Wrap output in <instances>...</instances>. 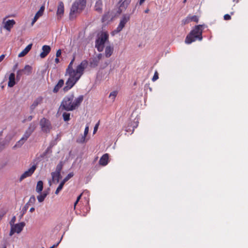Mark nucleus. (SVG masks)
Segmentation results:
<instances>
[{"label":"nucleus","instance_id":"1","mask_svg":"<svg viewBox=\"0 0 248 248\" xmlns=\"http://www.w3.org/2000/svg\"><path fill=\"white\" fill-rule=\"evenodd\" d=\"M83 100V96L80 95L75 98L74 94L65 96L62 101L60 107L62 110L72 111L77 109Z\"/></svg>","mask_w":248,"mask_h":248},{"label":"nucleus","instance_id":"2","mask_svg":"<svg viewBox=\"0 0 248 248\" xmlns=\"http://www.w3.org/2000/svg\"><path fill=\"white\" fill-rule=\"evenodd\" d=\"M202 26L200 25L196 26L186 36L185 43L190 44L196 40L201 41L202 39Z\"/></svg>","mask_w":248,"mask_h":248},{"label":"nucleus","instance_id":"3","mask_svg":"<svg viewBox=\"0 0 248 248\" xmlns=\"http://www.w3.org/2000/svg\"><path fill=\"white\" fill-rule=\"evenodd\" d=\"M75 61V58H73L72 60L70 62L67 68L66 69L65 76L67 75V74H83V71L85 68L87 67L88 64V62L86 61H82L80 64H79L76 70H74L73 68L72 65L73 62Z\"/></svg>","mask_w":248,"mask_h":248},{"label":"nucleus","instance_id":"4","mask_svg":"<svg viewBox=\"0 0 248 248\" xmlns=\"http://www.w3.org/2000/svg\"><path fill=\"white\" fill-rule=\"evenodd\" d=\"M36 128V124L34 123L30 124L28 128L25 132L22 138L18 141L16 144L13 146V149H16L18 148H20L25 143V142L28 140L29 137L31 135L32 132L34 131Z\"/></svg>","mask_w":248,"mask_h":248},{"label":"nucleus","instance_id":"5","mask_svg":"<svg viewBox=\"0 0 248 248\" xmlns=\"http://www.w3.org/2000/svg\"><path fill=\"white\" fill-rule=\"evenodd\" d=\"M86 0H76L72 4L70 12V17H74V15L80 13L86 5Z\"/></svg>","mask_w":248,"mask_h":248},{"label":"nucleus","instance_id":"6","mask_svg":"<svg viewBox=\"0 0 248 248\" xmlns=\"http://www.w3.org/2000/svg\"><path fill=\"white\" fill-rule=\"evenodd\" d=\"M83 74H67L69 78L65 83V86L63 90L64 92H66L71 88H72L78 80L79 79Z\"/></svg>","mask_w":248,"mask_h":248},{"label":"nucleus","instance_id":"7","mask_svg":"<svg viewBox=\"0 0 248 248\" xmlns=\"http://www.w3.org/2000/svg\"><path fill=\"white\" fill-rule=\"evenodd\" d=\"M108 35L106 32H102L98 36L95 41V47L99 52H102L104 47L105 43L108 40Z\"/></svg>","mask_w":248,"mask_h":248},{"label":"nucleus","instance_id":"8","mask_svg":"<svg viewBox=\"0 0 248 248\" xmlns=\"http://www.w3.org/2000/svg\"><path fill=\"white\" fill-rule=\"evenodd\" d=\"M130 20V15L128 14L124 15L121 18L120 23L117 27V28L113 30L111 34L114 35L115 34H117L120 32L123 28L125 27V24L129 21Z\"/></svg>","mask_w":248,"mask_h":248},{"label":"nucleus","instance_id":"9","mask_svg":"<svg viewBox=\"0 0 248 248\" xmlns=\"http://www.w3.org/2000/svg\"><path fill=\"white\" fill-rule=\"evenodd\" d=\"M40 125L42 131L45 133H49L52 129V126L50 121L45 118H43L41 119Z\"/></svg>","mask_w":248,"mask_h":248},{"label":"nucleus","instance_id":"10","mask_svg":"<svg viewBox=\"0 0 248 248\" xmlns=\"http://www.w3.org/2000/svg\"><path fill=\"white\" fill-rule=\"evenodd\" d=\"M31 73V66L29 65H26L23 69L18 70L17 71L16 78L17 80H19L23 75H30Z\"/></svg>","mask_w":248,"mask_h":248},{"label":"nucleus","instance_id":"11","mask_svg":"<svg viewBox=\"0 0 248 248\" xmlns=\"http://www.w3.org/2000/svg\"><path fill=\"white\" fill-rule=\"evenodd\" d=\"M25 226V223L24 222H21L19 223L15 224L11 227V230L9 233V235L12 236L15 233H19L23 230L24 227Z\"/></svg>","mask_w":248,"mask_h":248},{"label":"nucleus","instance_id":"12","mask_svg":"<svg viewBox=\"0 0 248 248\" xmlns=\"http://www.w3.org/2000/svg\"><path fill=\"white\" fill-rule=\"evenodd\" d=\"M130 2L131 0H120L117 4L118 9L117 11V13L120 15L125 11Z\"/></svg>","mask_w":248,"mask_h":248},{"label":"nucleus","instance_id":"13","mask_svg":"<svg viewBox=\"0 0 248 248\" xmlns=\"http://www.w3.org/2000/svg\"><path fill=\"white\" fill-rule=\"evenodd\" d=\"M36 169V165H33L31 168L25 171L20 177L19 179V182H21L23 180L27 177L31 176L34 172Z\"/></svg>","mask_w":248,"mask_h":248},{"label":"nucleus","instance_id":"14","mask_svg":"<svg viewBox=\"0 0 248 248\" xmlns=\"http://www.w3.org/2000/svg\"><path fill=\"white\" fill-rule=\"evenodd\" d=\"M43 98L42 96H39L36 98L33 102L32 104L30 106V113H32L34 109L39 105L42 103Z\"/></svg>","mask_w":248,"mask_h":248},{"label":"nucleus","instance_id":"15","mask_svg":"<svg viewBox=\"0 0 248 248\" xmlns=\"http://www.w3.org/2000/svg\"><path fill=\"white\" fill-rule=\"evenodd\" d=\"M198 21L199 18L197 16H188L183 20V22L184 24H186L192 21L198 23Z\"/></svg>","mask_w":248,"mask_h":248},{"label":"nucleus","instance_id":"16","mask_svg":"<svg viewBox=\"0 0 248 248\" xmlns=\"http://www.w3.org/2000/svg\"><path fill=\"white\" fill-rule=\"evenodd\" d=\"M44 10H45V6L43 5L41 7L39 10L35 14V15L32 21L31 24L32 26L37 21V20L38 19V18L43 15Z\"/></svg>","mask_w":248,"mask_h":248},{"label":"nucleus","instance_id":"17","mask_svg":"<svg viewBox=\"0 0 248 248\" xmlns=\"http://www.w3.org/2000/svg\"><path fill=\"white\" fill-rule=\"evenodd\" d=\"M51 50L49 46L45 45L42 47L43 51L40 53V57L42 58H45L50 52Z\"/></svg>","mask_w":248,"mask_h":248},{"label":"nucleus","instance_id":"18","mask_svg":"<svg viewBox=\"0 0 248 248\" xmlns=\"http://www.w3.org/2000/svg\"><path fill=\"white\" fill-rule=\"evenodd\" d=\"M137 112H134L132 114V118L133 119L132 122V126L133 128L137 127L138 126L139 122V118L138 117H136L137 116Z\"/></svg>","mask_w":248,"mask_h":248},{"label":"nucleus","instance_id":"19","mask_svg":"<svg viewBox=\"0 0 248 248\" xmlns=\"http://www.w3.org/2000/svg\"><path fill=\"white\" fill-rule=\"evenodd\" d=\"M108 154H104L100 159L99 161V164L102 166H106L108 163Z\"/></svg>","mask_w":248,"mask_h":248},{"label":"nucleus","instance_id":"20","mask_svg":"<svg viewBox=\"0 0 248 248\" xmlns=\"http://www.w3.org/2000/svg\"><path fill=\"white\" fill-rule=\"evenodd\" d=\"M64 13V4L62 1L59 2L57 14L58 16H61Z\"/></svg>","mask_w":248,"mask_h":248},{"label":"nucleus","instance_id":"21","mask_svg":"<svg viewBox=\"0 0 248 248\" xmlns=\"http://www.w3.org/2000/svg\"><path fill=\"white\" fill-rule=\"evenodd\" d=\"M15 81V75L14 73L10 74L9 77V81L8 83V86L9 87H13L16 84Z\"/></svg>","mask_w":248,"mask_h":248},{"label":"nucleus","instance_id":"22","mask_svg":"<svg viewBox=\"0 0 248 248\" xmlns=\"http://www.w3.org/2000/svg\"><path fill=\"white\" fill-rule=\"evenodd\" d=\"M51 176L53 182L58 183L60 179L62 178L61 173L57 172H52L51 173Z\"/></svg>","mask_w":248,"mask_h":248},{"label":"nucleus","instance_id":"23","mask_svg":"<svg viewBox=\"0 0 248 248\" xmlns=\"http://www.w3.org/2000/svg\"><path fill=\"white\" fill-rule=\"evenodd\" d=\"M32 46V44L28 45L26 47L18 54V57H22L25 56L31 49Z\"/></svg>","mask_w":248,"mask_h":248},{"label":"nucleus","instance_id":"24","mask_svg":"<svg viewBox=\"0 0 248 248\" xmlns=\"http://www.w3.org/2000/svg\"><path fill=\"white\" fill-rule=\"evenodd\" d=\"M15 24V21L14 20H8L5 22L4 27L7 31H10Z\"/></svg>","mask_w":248,"mask_h":248},{"label":"nucleus","instance_id":"25","mask_svg":"<svg viewBox=\"0 0 248 248\" xmlns=\"http://www.w3.org/2000/svg\"><path fill=\"white\" fill-rule=\"evenodd\" d=\"M63 84L64 80L63 79L59 80L58 83L55 85L53 89V92L57 93L59 89L63 86Z\"/></svg>","mask_w":248,"mask_h":248},{"label":"nucleus","instance_id":"26","mask_svg":"<svg viewBox=\"0 0 248 248\" xmlns=\"http://www.w3.org/2000/svg\"><path fill=\"white\" fill-rule=\"evenodd\" d=\"M113 51V47L111 46H107L105 48V56L106 57H109L112 54Z\"/></svg>","mask_w":248,"mask_h":248},{"label":"nucleus","instance_id":"27","mask_svg":"<svg viewBox=\"0 0 248 248\" xmlns=\"http://www.w3.org/2000/svg\"><path fill=\"white\" fill-rule=\"evenodd\" d=\"M102 0H97L95 5V10L99 13L102 12Z\"/></svg>","mask_w":248,"mask_h":248},{"label":"nucleus","instance_id":"28","mask_svg":"<svg viewBox=\"0 0 248 248\" xmlns=\"http://www.w3.org/2000/svg\"><path fill=\"white\" fill-rule=\"evenodd\" d=\"M14 136V134L13 133H9L5 137V139L2 141L5 143V144L7 145L9 142L11 140L13 137Z\"/></svg>","mask_w":248,"mask_h":248},{"label":"nucleus","instance_id":"29","mask_svg":"<svg viewBox=\"0 0 248 248\" xmlns=\"http://www.w3.org/2000/svg\"><path fill=\"white\" fill-rule=\"evenodd\" d=\"M43 188V183L42 181H39L37 182L36 191L38 193H41Z\"/></svg>","mask_w":248,"mask_h":248},{"label":"nucleus","instance_id":"30","mask_svg":"<svg viewBox=\"0 0 248 248\" xmlns=\"http://www.w3.org/2000/svg\"><path fill=\"white\" fill-rule=\"evenodd\" d=\"M86 137L84 135H81L80 137H79L77 140V142L78 143H83L86 142L87 140L86 139Z\"/></svg>","mask_w":248,"mask_h":248},{"label":"nucleus","instance_id":"31","mask_svg":"<svg viewBox=\"0 0 248 248\" xmlns=\"http://www.w3.org/2000/svg\"><path fill=\"white\" fill-rule=\"evenodd\" d=\"M99 62V61L94 57L90 62L91 65L93 67H95L98 64Z\"/></svg>","mask_w":248,"mask_h":248},{"label":"nucleus","instance_id":"32","mask_svg":"<svg viewBox=\"0 0 248 248\" xmlns=\"http://www.w3.org/2000/svg\"><path fill=\"white\" fill-rule=\"evenodd\" d=\"M113 18V16H111L110 15V13L109 12H108L107 14H105L103 17V19L104 20V21H106V20H109V19L110 20H111Z\"/></svg>","mask_w":248,"mask_h":248},{"label":"nucleus","instance_id":"33","mask_svg":"<svg viewBox=\"0 0 248 248\" xmlns=\"http://www.w3.org/2000/svg\"><path fill=\"white\" fill-rule=\"evenodd\" d=\"M73 175L74 173L73 172L69 173L62 182L63 183L65 184L67 181H68L71 178H72L73 176Z\"/></svg>","mask_w":248,"mask_h":248},{"label":"nucleus","instance_id":"34","mask_svg":"<svg viewBox=\"0 0 248 248\" xmlns=\"http://www.w3.org/2000/svg\"><path fill=\"white\" fill-rule=\"evenodd\" d=\"M36 201V199L34 196L32 195L31 197L29 202L27 203L29 205H33Z\"/></svg>","mask_w":248,"mask_h":248},{"label":"nucleus","instance_id":"35","mask_svg":"<svg viewBox=\"0 0 248 248\" xmlns=\"http://www.w3.org/2000/svg\"><path fill=\"white\" fill-rule=\"evenodd\" d=\"M70 114L69 113L64 112L62 114V117L64 121H68L70 120Z\"/></svg>","mask_w":248,"mask_h":248},{"label":"nucleus","instance_id":"36","mask_svg":"<svg viewBox=\"0 0 248 248\" xmlns=\"http://www.w3.org/2000/svg\"><path fill=\"white\" fill-rule=\"evenodd\" d=\"M64 185V184L61 182L59 186L57 187L56 190L55 191V194L58 195L59 194L60 191L62 189Z\"/></svg>","mask_w":248,"mask_h":248},{"label":"nucleus","instance_id":"37","mask_svg":"<svg viewBox=\"0 0 248 248\" xmlns=\"http://www.w3.org/2000/svg\"><path fill=\"white\" fill-rule=\"evenodd\" d=\"M118 92L117 91H113L109 94V98H110L113 101L114 100L115 98L117 96Z\"/></svg>","mask_w":248,"mask_h":248},{"label":"nucleus","instance_id":"38","mask_svg":"<svg viewBox=\"0 0 248 248\" xmlns=\"http://www.w3.org/2000/svg\"><path fill=\"white\" fill-rule=\"evenodd\" d=\"M62 168V162H60L59 164H58L57 165L56 168V170L55 172L61 173Z\"/></svg>","mask_w":248,"mask_h":248},{"label":"nucleus","instance_id":"39","mask_svg":"<svg viewBox=\"0 0 248 248\" xmlns=\"http://www.w3.org/2000/svg\"><path fill=\"white\" fill-rule=\"evenodd\" d=\"M7 145L3 141H0V152L2 151Z\"/></svg>","mask_w":248,"mask_h":248},{"label":"nucleus","instance_id":"40","mask_svg":"<svg viewBox=\"0 0 248 248\" xmlns=\"http://www.w3.org/2000/svg\"><path fill=\"white\" fill-rule=\"evenodd\" d=\"M158 78V73L157 71H155V72L154 73V76L152 78V80H153V81H155Z\"/></svg>","mask_w":248,"mask_h":248},{"label":"nucleus","instance_id":"41","mask_svg":"<svg viewBox=\"0 0 248 248\" xmlns=\"http://www.w3.org/2000/svg\"><path fill=\"white\" fill-rule=\"evenodd\" d=\"M37 200H38V202H43L44 201L45 199V198H44V196H43L41 194L38 195L37 197Z\"/></svg>","mask_w":248,"mask_h":248},{"label":"nucleus","instance_id":"42","mask_svg":"<svg viewBox=\"0 0 248 248\" xmlns=\"http://www.w3.org/2000/svg\"><path fill=\"white\" fill-rule=\"evenodd\" d=\"M29 205L27 203H26L25 205V206L23 207V208H22V212H23V214H24L26 213V212L27 211V210H28V209L29 208Z\"/></svg>","mask_w":248,"mask_h":248},{"label":"nucleus","instance_id":"43","mask_svg":"<svg viewBox=\"0 0 248 248\" xmlns=\"http://www.w3.org/2000/svg\"><path fill=\"white\" fill-rule=\"evenodd\" d=\"M16 217L15 216H14L12 219L11 220V221H10L9 223H10V225L11 226V227L12 226V225H15V222L16 221Z\"/></svg>","mask_w":248,"mask_h":248},{"label":"nucleus","instance_id":"44","mask_svg":"<svg viewBox=\"0 0 248 248\" xmlns=\"http://www.w3.org/2000/svg\"><path fill=\"white\" fill-rule=\"evenodd\" d=\"M99 125V121L95 124V125L94 127L93 132V134H94L96 132V131L98 129Z\"/></svg>","mask_w":248,"mask_h":248},{"label":"nucleus","instance_id":"45","mask_svg":"<svg viewBox=\"0 0 248 248\" xmlns=\"http://www.w3.org/2000/svg\"><path fill=\"white\" fill-rule=\"evenodd\" d=\"M224 19L225 20H229L231 19V16L229 14H226L224 16Z\"/></svg>","mask_w":248,"mask_h":248},{"label":"nucleus","instance_id":"46","mask_svg":"<svg viewBox=\"0 0 248 248\" xmlns=\"http://www.w3.org/2000/svg\"><path fill=\"white\" fill-rule=\"evenodd\" d=\"M89 126L87 125L84 130V136H86L88 134V133L89 132Z\"/></svg>","mask_w":248,"mask_h":248},{"label":"nucleus","instance_id":"47","mask_svg":"<svg viewBox=\"0 0 248 248\" xmlns=\"http://www.w3.org/2000/svg\"><path fill=\"white\" fill-rule=\"evenodd\" d=\"M33 117L32 116H29L27 118L24 119L23 121V122H25L26 121H31Z\"/></svg>","mask_w":248,"mask_h":248},{"label":"nucleus","instance_id":"48","mask_svg":"<svg viewBox=\"0 0 248 248\" xmlns=\"http://www.w3.org/2000/svg\"><path fill=\"white\" fill-rule=\"evenodd\" d=\"M61 54H62L61 50V49L58 50L56 52V57H57V58L59 57L61 55Z\"/></svg>","mask_w":248,"mask_h":248},{"label":"nucleus","instance_id":"49","mask_svg":"<svg viewBox=\"0 0 248 248\" xmlns=\"http://www.w3.org/2000/svg\"><path fill=\"white\" fill-rule=\"evenodd\" d=\"M102 56H103L102 54L101 53H99L97 55L96 57H95V58L100 61V60L102 59Z\"/></svg>","mask_w":248,"mask_h":248},{"label":"nucleus","instance_id":"50","mask_svg":"<svg viewBox=\"0 0 248 248\" xmlns=\"http://www.w3.org/2000/svg\"><path fill=\"white\" fill-rule=\"evenodd\" d=\"M5 57V55L4 54H2L0 56V62L3 61V60L4 59Z\"/></svg>","mask_w":248,"mask_h":248},{"label":"nucleus","instance_id":"51","mask_svg":"<svg viewBox=\"0 0 248 248\" xmlns=\"http://www.w3.org/2000/svg\"><path fill=\"white\" fill-rule=\"evenodd\" d=\"M48 193L44 192L42 194H41L43 196H44V198H46V196L47 195Z\"/></svg>","mask_w":248,"mask_h":248},{"label":"nucleus","instance_id":"52","mask_svg":"<svg viewBox=\"0 0 248 248\" xmlns=\"http://www.w3.org/2000/svg\"><path fill=\"white\" fill-rule=\"evenodd\" d=\"M82 194L81 193L80 195H79L77 199V200H76V201H78H78L80 200V198H81V196H82Z\"/></svg>","mask_w":248,"mask_h":248},{"label":"nucleus","instance_id":"53","mask_svg":"<svg viewBox=\"0 0 248 248\" xmlns=\"http://www.w3.org/2000/svg\"><path fill=\"white\" fill-rule=\"evenodd\" d=\"M18 67V63H16L13 67L14 70H16Z\"/></svg>","mask_w":248,"mask_h":248},{"label":"nucleus","instance_id":"54","mask_svg":"<svg viewBox=\"0 0 248 248\" xmlns=\"http://www.w3.org/2000/svg\"><path fill=\"white\" fill-rule=\"evenodd\" d=\"M4 216V214L2 213H0V221L1 220L2 218Z\"/></svg>","mask_w":248,"mask_h":248},{"label":"nucleus","instance_id":"55","mask_svg":"<svg viewBox=\"0 0 248 248\" xmlns=\"http://www.w3.org/2000/svg\"><path fill=\"white\" fill-rule=\"evenodd\" d=\"M55 62L56 63H58L59 62V59L58 58L56 57V58L55 59Z\"/></svg>","mask_w":248,"mask_h":248},{"label":"nucleus","instance_id":"56","mask_svg":"<svg viewBox=\"0 0 248 248\" xmlns=\"http://www.w3.org/2000/svg\"><path fill=\"white\" fill-rule=\"evenodd\" d=\"M35 210V209L34 207H31L30 210V211L31 212H33Z\"/></svg>","mask_w":248,"mask_h":248},{"label":"nucleus","instance_id":"57","mask_svg":"<svg viewBox=\"0 0 248 248\" xmlns=\"http://www.w3.org/2000/svg\"><path fill=\"white\" fill-rule=\"evenodd\" d=\"M78 201H76V202H75V203H74V208H75L77 204L78 203Z\"/></svg>","mask_w":248,"mask_h":248},{"label":"nucleus","instance_id":"58","mask_svg":"<svg viewBox=\"0 0 248 248\" xmlns=\"http://www.w3.org/2000/svg\"><path fill=\"white\" fill-rule=\"evenodd\" d=\"M149 11V10L148 9H146L145 11V13H148V12Z\"/></svg>","mask_w":248,"mask_h":248},{"label":"nucleus","instance_id":"59","mask_svg":"<svg viewBox=\"0 0 248 248\" xmlns=\"http://www.w3.org/2000/svg\"><path fill=\"white\" fill-rule=\"evenodd\" d=\"M57 245H58V244H57L56 245H53V246H52L51 247H50L49 248H54V247L57 246Z\"/></svg>","mask_w":248,"mask_h":248},{"label":"nucleus","instance_id":"60","mask_svg":"<svg viewBox=\"0 0 248 248\" xmlns=\"http://www.w3.org/2000/svg\"><path fill=\"white\" fill-rule=\"evenodd\" d=\"M145 0H140V4L144 1Z\"/></svg>","mask_w":248,"mask_h":248},{"label":"nucleus","instance_id":"61","mask_svg":"<svg viewBox=\"0 0 248 248\" xmlns=\"http://www.w3.org/2000/svg\"><path fill=\"white\" fill-rule=\"evenodd\" d=\"M23 215H24V214H23V212H22V214L20 216V218L23 217Z\"/></svg>","mask_w":248,"mask_h":248},{"label":"nucleus","instance_id":"62","mask_svg":"<svg viewBox=\"0 0 248 248\" xmlns=\"http://www.w3.org/2000/svg\"><path fill=\"white\" fill-rule=\"evenodd\" d=\"M3 248H6V246H4Z\"/></svg>","mask_w":248,"mask_h":248},{"label":"nucleus","instance_id":"63","mask_svg":"<svg viewBox=\"0 0 248 248\" xmlns=\"http://www.w3.org/2000/svg\"><path fill=\"white\" fill-rule=\"evenodd\" d=\"M186 1V0H184V2H185Z\"/></svg>","mask_w":248,"mask_h":248}]
</instances>
